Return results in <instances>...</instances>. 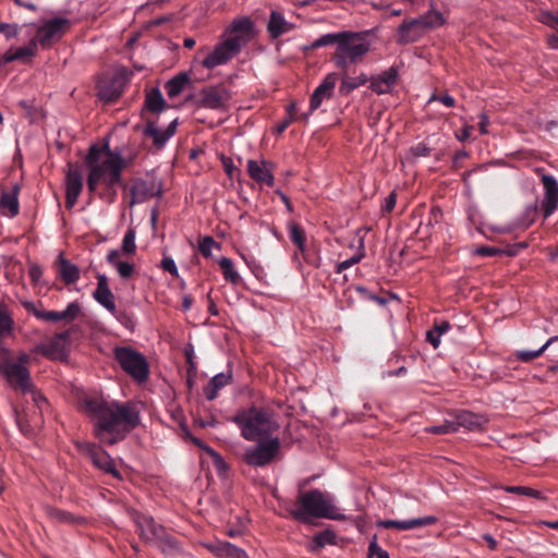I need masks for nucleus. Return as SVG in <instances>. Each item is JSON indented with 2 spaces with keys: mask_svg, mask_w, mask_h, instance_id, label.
I'll list each match as a JSON object with an SVG mask.
<instances>
[{
  "mask_svg": "<svg viewBox=\"0 0 558 558\" xmlns=\"http://www.w3.org/2000/svg\"><path fill=\"white\" fill-rule=\"evenodd\" d=\"M76 448L82 453L86 454L97 469L111 474L116 478H121V474L116 468L113 459L100 446L92 442H76Z\"/></svg>",
  "mask_w": 558,
  "mask_h": 558,
  "instance_id": "obj_11",
  "label": "nucleus"
},
{
  "mask_svg": "<svg viewBox=\"0 0 558 558\" xmlns=\"http://www.w3.org/2000/svg\"><path fill=\"white\" fill-rule=\"evenodd\" d=\"M0 32L5 36V38L11 39L17 36L19 26L16 24L1 23Z\"/></svg>",
  "mask_w": 558,
  "mask_h": 558,
  "instance_id": "obj_63",
  "label": "nucleus"
},
{
  "mask_svg": "<svg viewBox=\"0 0 558 558\" xmlns=\"http://www.w3.org/2000/svg\"><path fill=\"white\" fill-rule=\"evenodd\" d=\"M37 49L38 45L34 40V38H32L26 46H22L16 49H9L8 51H5V61H25L26 59L35 57L37 53Z\"/></svg>",
  "mask_w": 558,
  "mask_h": 558,
  "instance_id": "obj_34",
  "label": "nucleus"
},
{
  "mask_svg": "<svg viewBox=\"0 0 558 558\" xmlns=\"http://www.w3.org/2000/svg\"><path fill=\"white\" fill-rule=\"evenodd\" d=\"M364 256H365L364 239L361 238L359 241L357 252L352 257L340 262L337 265L336 272L341 274L342 271L349 269L353 265L360 263L364 258Z\"/></svg>",
  "mask_w": 558,
  "mask_h": 558,
  "instance_id": "obj_45",
  "label": "nucleus"
},
{
  "mask_svg": "<svg viewBox=\"0 0 558 558\" xmlns=\"http://www.w3.org/2000/svg\"><path fill=\"white\" fill-rule=\"evenodd\" d=\"M72 26L73 21L65 16L57 15L38 24L33 38L43 49H49L57 41L61 40Z\"/></svg>",
  "mask_w": 558,
  "mask_h": 558,
  "instance_id": "obj_8",
  "label": "nucleus"
},
{
  "mask_svg": "<svg viewBox=\"0 0 558 558\" xmlns=\"http://www.w3.org/2000/svg\"><path fill=\"white\" fill-rule=\"evenodd\" d=\"M390 558L387 550L383 549L377 542V535H374L368 545L367 558Z\"/></svg>",
  "mask_w": 558,
  "mask_h": 558,
  "instance_id": "obj_54",
  "label": "nucleus"
},
{
  "mask_svg": "<svg viewBox=\"0 0 558 558\" xmlns=\"http://www.w3.org/2000/svg\"><path fill=\"white\" fill-rule=\"evenodd\" d=\"M230 544L231 543H229V542L215 541V542L203 543L202 545L208 551L214 554L217 558H225V555L227 553V547H229Z\"/></svg>",
  "mask_w": 558,
  "mask_h": 558,
  "instance_id": "obj_50",
  "label": "nucleus"
},
{
  "mask_svg": "<svg viewBox=\"0 0 558 558\" xmlns=\"http://www.w3.org/2000/svg\"><path fill=\"white\" fill-rule=\"evenodd\" d=\"M339 39H340V32L339 33H328V34L322 35L320 37L315 39L311 45L305 46L304 50L306 51V50L317 49V48L329 46L332 44H336V46H337L339 43Z\"/></svg>",
  "mask_w": 558,
  "mask_h": 558,
  "instance_id": "obj_46",
  "label": "nucleus"
},
{
  "mask_svg": "<svg viewBox=\"0 0 558 558\" xmlns=\"http://www.w3.org/2000/svg\"><path fill=\"white\" fill-rule=\"evenodd\" d=\"M488 420L484 415L476 414L468 410L458 411L452 420L456 432H458L460 427L471 432L481 430L484 428Z\"/></svg>",
  "mask_w": 558,
  "mask_h": 558,
  "instance_id": "obj_25",
  "label": "nucleus"
},
{
  "mask_svg": "<svg viewBox=\"0 0 558 558\" xmlns=\"http://www.w3.org/2000/svg\"><path fill=\"white\" fill-rule=\"evenodd\" d=\"M542 183L545 190L542 201V210L544 218H548L558 207V181L550 174H544L542 177Z\"/></svg>",
  "mask_w": 558,
  "mask_h": 558,
  "instance_id": "obj_20",
  "label": "nucleus"
},
{
  "mask_svg": "<svg viewBox=\"0 0 558 558\" xmlns=\"http://www.w3.org/2000/svg\"><path fill=\"white\" fill-rule=\"evenodd\" d=\"M504 490L510 494L543 499V494L539 490L527 486H506Z\"/></svg>",
  "mask_w": 558,
  "mask_h": 558,
  "instance_id": "obj_48",
  "label": "nucleus"
},
{
  "mask_svg": "<svg viewBox=\"0 0 558 558\" xmlns=\"http://www.w3.org/2000/svg\"><path fill=\"white\" fill-rule=\"evenodd\" d=\"M232 381V371L229 368L227 372H221L211 377L208 384L204 387V395L207 400H215L219 391Z\"/></svg>",
  "mask_w": 558,
  "mask_h": 558,
  "instance_id": "obj_30",
  "label": "nucleus"
},
{
  "mask_svg": "<svg viewBox=\"0 0 558 558\" xmlns=\"http://www.w3.org/2000/svg\"><path fill=\"white\" fill-rule=\"evenodd\" d=\"M231 421L239 427L241 436L248 441L269 438L279 428L271 411L265 408L241 409Z\"/></svg>",
  "mask_w": 558,
  "mask_h": 558,
  "instance_id": "obj_4",
  "label": "nucleus"
},
{
  "mask_svg": "<svg viewBox=\"0 0 558 558\" xmlns=\"http://www.w3.org/2000/svg\"><path fill=\"white\" fill-rule=\"evenodd\" d=\"M130 193V206H133L144 203L154 196L161 197L162 184L156 179H136L131 185Z\"/></svg>",
  "mask_w": 558,
  "mask_h": 558,
  "instance_id": "obj_14",
  "label": "nucleus"
},
{
  "mask_svg": "<svg viewBox=\"0 0 558 558\" xmlns=\"http://www.w3.org/2000/svg\"><path fill=\"white\" fill-rule=\"evenodd\" d=\"M96 279L97 287L93 292L94 300L109 313H116L114 294L109 288L107 276L105 274H97Z\"/></svg>",
  "mask_w": 558,
  "mask_h": 558,
  "instance_id": "obj_26",
  "label": "nucleus"
},
{
  "mask_svg": "<svg viewBox=\"0 0 558 558\" xmlns=\"http://www.w3.org/2000/svg\"><path fill=\"white\" fill-rule=\"evenodd\" d=\"M398 77L399 70L392 65L377 75L369 76V88L377 95L390 94L398 82Z\"/></svg>",
  "mask_w": 558,
  "mask_h": 558,
  "instance_id": "obj_19",
  "label": "nucleus"
},
{
  "mask_svg": "<svg viewBox=\"0 0 558 558\" xmlns=\"http://www.w3.org/2000/svg\"><path fill=\"white\" fill-rule=\"evenodd\" d=\"M288 232L291 242L299 248L300 252L305 251L306 234L304 229L295 221L288 222Z\"/></svg>",
  "mask_w": 558,
  "mask_h": 558,
  "instance_id": "obj_41",
  "label": "nucleus"
},
{
  "mask_svg": "<svg viewBox=\"0 0 558 558\" xmlns=\"http://www.w3.org/2000/svg\"><path fill=\"white\" fill-rule=\"evenodd\" d=\"M201 106L211 110H227L231 93L222 85H211L201 90Z\"/></svg>",
  "mask_w": 558,
  "mask_h": 558,
  "instance_id": "obj_16",
  "label": "nucleus"
},
{
  "mask_svg": "<svg viewBox=\"0 0 558 558\" xmlns=\"http://www.w3.org/2000/svg\"><path fill=\"white\" fill-rule=\"evenodd\" d=\"M190 82L191 78L186 72H181L174 75L165 85V89L168 97L175 98L177 96H179Z\"/></svg>",
  "mask_w": 558,
  "mask_h": 558,
  "instance_id": "obj_36",
  "label": "nucleus"
},
{
  "mask_svg": "<svg viewBox=\"0 0 558 558\" xmlns=\"http://www.w3.org/2000/svg\"><path fill=\"white\" fill-rule=\"evenodd\" d=\"M544 24L556 29L558 32V16L550 12H543L542 20Z\"/></svg>",
  "mask_w": 558,
  "mask_h": 558,
  "instance_id": "obj_64",
  "label": "nucleus"
},
{
  "mask_svg": "<svg viewBox=\"0 0 558 558\" xmlns=\"http://www.w3.org/2000/svg\"><path fill=\"white\" fill-rule=\"evenodd\" d=\"M338 81V73L331 72L328 73L320 84L314 89L311 100H310V110L306 113H303L301 118L303 120H307L310 116L317 110L325 99H331L333 96L335 87Z\"/></svg>",
  "mask_w": 558,
  "mask_h": 558,
  "instance_id": "obj_15",
  "label": "nucleus"
},
{
  "mask_svg": "<svg viewBox=\"0 0 558 558\" xmlns=\"http://www.w3.org/2000/svg\"><path fill=\"white\" fill-rule=\"evenodd\" d=\"M355 290L363 299L374 301L379 305H386L387 303V300L385 298L374 294L364 286H356Z\"/></svg>",
  "mask_w": 558,
  "mask_h": 558,
  "instance_id": "obj_57",
  "label": "nucleus"
},
{
  "mask_svg": "<svg viewBox=\"0 0 558 558\" xmlns=\"http://www.w3.org/2000/svg\"><path fill=\"white\" fill-rule=\"evenodd\" d=\"M83 190V175L78 169L70 168L65 174V207L72 209Z\"/></svg>",
  "mask_w": 558,
  "mask_h": 558,
  "instance_id": "obj_22",
  "label": "nucleus"
},
{
  "mask_svg": "<svg viewBox=\"0 0 558 558\" xmlns=\"http://www.w3.org/2000/svg\"><path fill=\"white\" fill-rule=\"evenodd\" d=\"M136 232L133 228H129L122 240V251L125 254H134L136 251Z\"/></svg>",
  "mask_w": 558,
  "mask_h": 558,
  "instance_id": "obj_52",
  "label": "nucleus"
},
{
  "mask_svg": "<svg viewBox=\"0 0 558 558\" xmlns=\"http://www.w3.org/2000/svg\"><path fill=\"white\" fill-rule=\"evenodd\" d=\"M110 314L113 315L117 318V320L122 326H124L126 329H129V330L135 329L136 319H135L133 313H131L129 311H118V308L116 307V313H110Z\"/></svg>",
  "mask_w": 558,
  "mask_h": 558,
  "instance_id": "obj_49",
  "label": "nucleus"
},
{
  "mask_svg": "<svg viewBox=\"0 0 558 558\" xmlns=\"http://www.w3.org/2000/svg\"><path fill=\"white\" fill-rule=\"evenodd\" d=\"M167 107L166 100L159 87H153L146 92L144 108L151 113H160Z\"/></svg>",
  "mask_w": 558,
  "mask_h": 558,
  "instance_id": "obj_33",
  "label": "nucleus"
},
{
  "mask_svg": "<svg viewBox=\"0 0 558 558\" xmlns=\"http://www.w3.org/2000/svg\"><path fill=\"white\" fill-rule=\"evenodd\" d=\"M132 72L125 66L119 68L109 78L100 80L97 83V96L106 102H113L123 93L130 82Z\"/></svg>",
  "mask_w": 558,
  "mask_h": 558,
  "instance_id": "obj_10",
  "label": "nucleus"
},
{
  "mask_svg": "<svg viewBox=\"0 0 558 558\" xmlns=\"http://www.w3.org/2000/svg\"><path fill=\"white\" fill-rule=\"evenodd\" d=\"M417 20L420 21L424 32L439 28L446 24V17L444 14L434 9H430L424 14L420 15Z\"/></svg>",
  "mask_w": 558,
  "mask_h": 558,
  "instance_id": "obj_37",
  "label": "nucleus"
},
{
  "mask_svg": "<svg viewBox=\"0 0 558 558\" xmlns=\"http://www.w3.org/2000/svg\"><path fill=\"white\" fill-rule=\"evenodd\" d=\"M80 313L81 305L78 302L74 301L69 303L66 308L61 312L43 310L41 313L38 315V319L53 323L61 320L73 322L78 317Z\"/></svg>",
  "mask_w": 558,
  "mask_h": 558,
  "instance_id": "obj_28",
  "label": "nucleus"
},
{
  "mask_svg": "<svg viewBox=\"0 0 558 558\" xmlns=\"http://www.w3.org/2000/svg\"><path fill=\"white\" fill-rule=\"evenodd\" d=\"M14 329V319L4 303H0V344L10 337Z\"/></svg>",
  "mask_w": 558,
  "mask_h": 558,
  "instance_id": "obj_38",
  "label": "nucleus"
},
{
  "mask_svg": "<svg viewBox=\"0 0 558 558\" xmlns=\"http://www.w3.org/2000/svg\"><path fill=\"white\" fill-rule=\"evenodd\" d=\"M85 409L94 416V436L102 444L112 446L123 440L141 423V414L132 402H107L86 399Z\"/></svg>",
  "mask_w": 558,
  "mask_h": 558,
  "instance_id": "obj_1",
  "label": "nucleus"
},
{
  "mask_svg": "<svg viewBox=\"0 0 558 558\" xmlns=\"http://www.w3.org/2000/svg\"><path fill=\"white\" fill-rule=\"evenodd\" d=\"M229 31L230 33H234V36H242L246 43L253 32V22L246 16L236 19L232 22Z\"/></svg>",
  "mask_w": 558,
  "mask_h": 558,
  "instance_id": "obj_44",
  "label": "nucleus"
},
{
  "mask_svg": "<svg viewBox=\"0 0 558 558\" xmlns=\"http://www.w3.org/2000/svg\"><path fill=\"white\" fill-rule=\"evenodd\" d=\"M113 359L135 381L142 384L149 378V364L143 353L131 347H116Z\"/></svg>",
  "mask_w": 558,
  "mask_h": 558,
  "instance_id": "obj_6",
  "label": "nucleus"
},
{
  "mask_svg": "<svg viewBox=\"0 0 558 558\" xmlns=\"http://www.w3.org/2000/svg\"><path fill=\"white\" fill-rule=\"evenodd\" d=\"M474 254L484 256V257L506 255L505 247H496V246H488V245H483V246L476 247L474 250Z\"/></svg>",
  "mask_w": 558,
  "mask_h": 558,
  "instance_id": "obj_56",
  "label": "nucleus"
},
{
  "mask_svg": "<svg viewBox=\"0 0 558 558\" xmlns=\"http://www.w3.org/2000/svg\"><path fill=\"white\" fill-rule=\"evenodd\" d=\"M132 520L136 526L140 538L145 543H155L165 526L155 521L151 515L134 511Z\"/></svg>",
  "mask_w": 558,
  "mask_h": 558,
  "instance_id": "obj_17",
  "label": "nucleus"
},
{
  "mask_svg": "<svg viewBox=\"0 0 558 558\" xmlns=\"http://www.w3.org/2000/svg\"><path fill=\"white\" fill-rule=\"evenodd\" d=\"M114 268L119 272L120 277L123 279L130 278L134 272V266L129 262L121 260L119 264H117Z\"/></svg>",
  "mask_w": 558,
  "mask_h": 558,
  "instance_id": "obj_60",
  "label": "nucleus"
},
{
  "mask_svg": "<svg viewBox=\"0 0 558 558\" xmlns=\"http://www.w3.org/2000/svg\"><path fill=\"white\" fill-rule=\"evenodd\" d=\"M291 517L299 522L308 523L312 518L343 520L345 515L332 505V496L317 488L299 493L295 507L289 510Z\"/></svg>",
  "mask_w": 558,
  "mask_h": 558,
  "instance_id": "obj_3",
  "label": "nucleus"
},
{
  "mask_svg": "<svg viewBox=\"0 0 558 558\" xmlns=\"http://www.w3.org/2000/svg\"><path fill=\"white\" fill-rule=\"evenodd\" d=\"M451 325L447 320H441L439 323H435L434 327L426 332V340L433 345L434 349H437L440 344V338L444 333L449 331Z\"/></svg>",
  "mask_w": 558,
  "mask_h": 558,
  "instance_id": "obj_39",
  "label": "nucleus"
},
{
  "mask_svg": "<svg viewBox=\"0 0 558 558\" xmlns=\"http://www.w3.org/2000/svg\"><path fill=\"white\" fill-rule=\"evenodd\" d=\"M154 544L166 556H174L183 553L182 543L169 534L166 527L162 530V533H160Z\"/></svg>",
  "mask_w": 558,
  "mask_h": 558,
  "instance_id": "obj_31",
  "label": "nucleus"
},
{
  "mask_svg": "<svg viewBox=\"0 0 558 558\" xmlns=\"http://www.w3.org/2000/svg\"><path fill=\"white\" fill-rule=\"evenodd\" d=\"M178 121H171L165 130H160L156 122L148 121L143 129V135L153 140L157 148H162L166 143L175 134Z\"/></svg>",
  "mask_w": 558,
  "mask_h": 558,
  "instance_id": "obj_23",
  "label": "nucleus"
},
{
  "mask_svg": "<svg viewBox=\"0 0 558 558\" xmlns=\"http://www.w3.org/2000/svg\"><path fill=\"white\" fill-rule=\"evenodd\" d=\"M84 162L89 169L87 175V189L95 193L99 183L107 187V198L113 202L117 196L116 186L122 184V171L126 167V160L121 151L112 150L109 143L102 146L93 144L85 156Z\"/></svg>",
  "mask_w": 558,
  "mask_h": 558,
  "instance_id": "obj_2",
  "label": "nucleus"
},
{
  "mask_svg": "<svg viewBox=\"0 0 558 558\" xmlns=\"http://www.w3.org/2000/svg\"><path fill=\"white\" fill-rule=\"evenodd\" d=\"M220 244L210 235H206L198 242V250L204 257H210L214 248H220Z\"/></svg>",
  "mask_w": 558,
  "mask_h": 558,
  "instance_id": "obj_51",
  "label": "nucleus"
},
{
  "mask_svg": "<svg viewBox=\"0 0 558 558\" xmlns=\"http://www.w3.org/2000/svg\"><path fill=\"white\" fill-rule=\"evenodd\" d=\"M336 539L337 534L331 530H324L317 533L313 538L316 548H323L326 545H333L336 544Z\"/></svg>",
  "mask_w": 558,
  "mask_h": 558,
  "instance_id": "obj_47",
  "label": "nucleus"
},
{
  "mask_svg": "<svg viewBox=\"0 0 558 558\" xmlns=\"http://www.w3.org/2000/svg\"><path fill=\"white\" fill-rule=\"evenodd\" d=\"M425 432L429 434L435 435H445V434H451L456 433V427H453L452 420L451 421H445L442 424L439 425H432L425 428Z\"/></svg>",
  "mask_w": 558,
  "mask_h": 558,
  "instance_id": "obj_55",
  "label": "nucleus"
},
{
  "mask_svg": "<svg viewBox=\"0 0 558 558\" xmlns=\"http://www.w3.org/2000/svg\"><path fill=\"white\" fill-rule=\"evenodd\" d=\"M368 82L366 73L361 72L357 76L342 75L339 86V94L341 96H349L356 88L364 86Z\"/></svg>",
  "mask_w": 558,
  "mask_h": 558,
  "instance_id": "obj_35",
  "label": "nucleus"
},
{
  "mask_svg": "<svg viewBox=\"0 0 558 558\" xmlns=\"http://www.w3.org/2000/svg\"><path fill=\"white\" fill-rule=\"evenodd\" d=\"M438 522V518L435 515H425L421 518H414L410 520H380L377 522V526L385 529H397L399 531H408L422 526L433 525Z\"/></svg>",
  "mask_w": 558,
  "mask_h": 558,
  "instance_id": "obj_24",
  "label": "nucleus"
},
{
  "mask_svg": "<svg viewBox=\"0 0 558 558\" xmlns=\"http://www.w3.org/2000/svg\"><path fill=\"white\" fill-rule=\"evenodd\" d=\"M43 268L40 265L38 264H32L29 266V269H28V276H29V279L31 281L34 283V284H38L40 283V280H41V277H43Z\"/></svg>",
  "mask_w": 558,
  "mask_h": 558,
  "instance_id": "obj_62",
  "label": "nucleus"
},
{
  "mask_svg": "<svg viewBox=\"0 0 558 558\" xmlns=\"http://www.w3.org/2000/svg\"><path fill=\"white\" fill-rule=\"evenodd\" d=\"M57 275L65 286L76 283L81 278V270L77 265L73 264L60 252L53 263Z\"/></svg>",
  "mask_w": 558,
  "mask_h": 558,
  "instance_id": "obj_21",
  "label": "nucleus"
},
{
  "mask_svg": "<svg viewBox=\"0 0 558 558\" xmlns=\"http://www.w3.org/2000/svg\"><path fill=\"white\" fill-rule=\"evenodd\" d=\"M244 45L245 39L242 36H231L218 44L214 50L204 58L202 64L209 70L226 64L241 51Z\"/></svg>",
  "mask_w": 558,
  "mask_h": 558,
  "instance_id": "obj_9",
  "label": "nucleus"
},
{
  "mask_svg": "<svg viewBox=\"0 0 558 558\" xmlns=\"http://www.w3.org/2000/svg\"><path fill=\"white\" fill-rule=\"evenodd\" d=\"M46 513L50 519L60 523L74 524L83 522V518L75 517L69 511L61 510L50 506L46 508Z\"/></svg>",
  "mask_w": 558,
  "mask_h": 558,
  "instance_id": "obj_42",
  "label": "nucleus"
},
{
  "mask_svg": "<svg viewBox=\"0 0 558 558\" xmlns=\"http://www.w3.org/2000/svg\"><path fill=\"white\" fill-rule=\"evenodd\" d=\"M294 24L286 21L283 15L277 11H272L267 23V31L271 38L277 39L283 34L291 32Z\"/></svg>",
  "mask_w": 558,
  "mask_h": 558,
  "instance_id": "obj_32",
  "label": "nucleus"
},
{
  "mask_svg": "<svg viewBox=\"0 0 558 558\" xmlns=\"http://www.w3.org/2000/svg\"><path fill=\"white\" fill-rule=\"evenodd\" d=\"M433 101H438L448 108H452L456 105L454 98L449 94H444V95L433 94L429 97L428 102H433Z\"/></svg>",
  "mask_w": 558,
  "mask_h": 558,
  "instance_id": "obj_59",
  "label": "nucleus"
},
{
  "mask_svg": "<svg viewBox=\"0 0 558 558\" xmlns=\"http://www.w3.org/2000/svg\"><path fill=\"white\" fill-rule=\"evenodd\" d=\"M281 449V441L278 437L258 439V442L248 446L242 453V460L253 468H265L271 464Z\"/></svg>",
  "mask_w": 558,
  "mask_h": 558,
  "instance_id": "obj_7",
  "label": "nucleus"
},
{
  "mask_svg": "<svg viewBox=\"0 0 558 558\" xmlns=\"http://www.w3.org/2000/svg\"><path fill=\"white\" fill-rule=\"evenodd\" d=\"M424 31L417 17L403 21L398 27L397 43L408 45L417 41L423 35Z\"/></svg>",
  "mask_w": 558,
  "mask_h": 558,
  "instance_id": "obj_27",
  "label": "nucleus"
},
{
  "mask_svg": "<svg viewBox=\"0 0 558 558\" xmlns=\"http://www.w3.org/2000/svg\"><path fill=\"white\" fill-rule=\"evenodd\" d=\"M221 160L223 170L230 179H232L235 174L240 173V169L234 166L232 158L222 157Z\"/></svg>",
  "mask_w": 558,
  "mask_h": 558,
  "instance_id": "obj_61",
  "label": "nucleus"
},
{
  "mask_svg": "<svg viewBox=\"0 0 558 558\" xmlns=\"http://www.w3.org/2000/svg\"><path fill=\"white\" fill-rule=\"evenodd\" d=\"M430 151L432 148L425 142L417 143L410 148V154L414 158L427 157L429 156Z\"/></svg>",
  "mask_w": 558,
  "mask_h": 558,
  "instance_id": "obj_58",
  "label": "nucleus"
},
{
  "mask_svg": "<svg viewBox=\"0 0 558 558\" xmlns=\"http://www.w3.org/2000/svg\"><path fill=\"white\" fill-rule=\"evenodd\" d=\"M272 171L274 163L268 160H247V173L250 178L259 185H267L269 187L274 186L275 177Z\"/></svg>",
  "mask_w": 558,
  "mask_h": 558,
  "instance_id": "obj_18",
  "label": "nucleus"
},
{
  "mask_svg": "<svg viewBox=\"0 0 558 558\" xmlns=\"http://www.w3.org/2000/svg\"><path fill=\"white\" fill-rule=\"evenodd\" d=\"M558 341V336L550 337L539 349L537 350H520L515 352V357L520 362L527 363L532 360L541 356L546 349L553 343Z\"/></svg>",
  "mask_w": 558,
  "mask_h": 558,
  "instance_id": "obj_40",
  "label": "nucleus"
},
{
  "mask_svg": "<svg viewBox=\"0 0 558 558\" xmlns=\"http://www.w3.org/2000/svg\"><path fill=\"white\" fill-rule=\"evenodd\" d=\"M19 185H14L11 191H2L0 195V213L1 215L14 218L20 213L19 203Z\"/></svg>",
  "mask_w": 558,
  "mask_h": 558,
  "instance_id": "obj_29",
  "label": "nucleus"
},
{
  "mask_svg": "<svg viewBox=\"0 0 558 558\" xmlns=\"http://www.w3.org/2000/svg\"><path fill=\"white\" fill-rule=\"evenodd\" d=\"M369 51V44L360 33L340 32V39L331 57L338 69L347 70L357 63Z\"/></svg>",
  "mask_w": 558,
  "mask_h": 558,
  "instance_id": "obj_5",
  "label": "nucleus"
},
{
  "mask_svg": "<svg viewBox=\"0 0 558 558\" xmlns=\"http://www.w3.org/2000/svg\"><path fill=\"white\" fill-rule=\"evenodd\" d=\"M205 452L210 456L213 463L218 472H226L229 466L222 456L211 447H205Z\"/></svg>",
  "mask_w": 558,
  "mask_h": 558,
  "instance_id": "obj_53",
  "label": "nucleus"
},
{
  "mask_svg": "<svg viewBox=\"0 0 558 558\" xmlns=\"http://www.w3.org/2000/svg\"><path fill=\"white\" fill-rule=\"evenodd\" d=\"M69 331L56 333L48 342L38 343L33 348V352L41 354L49 360L64 361L68 359Z\"/></svg>",
  "mask_w": 558,
  "mask_h": 558,
  "instance_id": "obj_13",
  "label": "nucleus"
},
{
  "mask_svg": "<svg viewBox=\"0 0 558 558\" xmlns=\"http://www.w3.org/2000/svg\"><path fill=\"white\" fill-rule=\"evenodd\" d=\"M219 266L222 271L223 279L234 286L239 284L241 277L234 268L232 259L229 257H221L219 259Z\"/></svg>",
  "mask_w": 558,
  "mask_h": 558,
  "instance_id": "obj_43",
  "label": "nucleus"
},
{
  "mask_svg": "<svg viewBox=\"0 0 558 558\" xmlns=\"http://www.w3.org/2000/svg\"><path fill=\"white\" fill-rule=\"evenodd\" d=\"M0 375H2L12 387L19 388L23 392H28L33 388L27 367L21 364H12L8 359L0 361Z\"/></svg>",
  "mask_w": 558,
  "mask_h": 558,
  "instance_id": "obj_12",
  "label": "nucleus"
}]
</instances>
